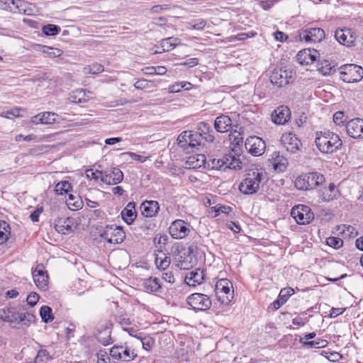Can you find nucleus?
<instances>
[{"mask_svg":"<svg viewBox=\"0 0 363 363\" xmlns=\"http://www.w3.org/2000/svg\"><path fill=\"white\" fill-rule=\"evenodd\" d=\"M315 143L317 148L323 154H332L339 150L342 142L338 135L330 130L316 132Z\"/></svg>","mask_w":363,"mask_h":363,"instance_id":"f257e3e1","label":"nucleus"},{"mask_svg":"<svg viewBox=\"0 0 363 363\" xmlns=\"http://www.w3.org/2000/svg\"><path fill=\"white\" fill-rule=\"evenodd\" d=\"M264 179V174L259 169L250 170L245 179L239 184V190L245 195L256 194L259 188L262 181Z\"/></svg>","mask_w":363,"mask_h":363,"instance_id":"f03ea898","label":"nucleus"},{"mask_svg":"<svg viewBox=\"0 0 363 363\" xmlns=\"http://www.w3.org/2000/svg\"><path fill=\"white\" fill-rule=\"evenodd\" d=\"M325 182V177L318 172H311L298 177L294 182L296 189L308 191L316 188Z\"/></svg>","mask_w":363,"mask_h":363,"instance_id":"7ed1b4c3","label":"nucleus"},{"mask_svg":"<svg viewBox=\"0 0 363 363\" xmlns=\"http://www.w3.org/2000/svg\"><path fill=\"white\" fill-rule=\"evenodd\" d=\"M99 235L108 243L118 244L121 243L125 234L122 227L115 225H108L99 230Z\"/></svg>","mask_w":363,"mask_h":363,"instance_id":"20e7f679","label":"nucleus"},{"mask_svg":"<svg viewBox=\"0 0 363 363\" xmlns=\"http://www.w3.org/2000/svg\"><path fill=\"white\" fill-rule=\"evenodd\" d=\"M340 78L347 83L359 82L363 78V69L354 64H347L340 67Z\"/></svg>","mask_w":363,"mask_h":363,"instance_id":"39448f33","label":"nucleus"},{"mask_svg":"<svg viewBox=\"0 0 363 363\" xmlns=\"http://www.w3.org/2000/svg\"><path fill=\"white\" fill-rule=\"evenodd\" d=\"M294 79V73L291 70L282 68L274 69L270 75V82L279 88L292 83Z\"/></svg>","mask_w":363,"mask_h":363,"instance_id":"423d86ee","label":"nucleus"},{"mask_svg":"<svg viewBox=\"0 0 363 363\" xmlns=\"http://www.w3.org/2000/svg\"><path fill=\"white\" fill-rule=\"evenodd\" d=\"M232 283L227 279L219 280L216 285V291L218 300L225 305H228L233 298V291H231Z\"/></svg>","mask_w":363,"mask_h":363,"instance_id":"0eeeda50","label":"nucleus"},{"mask_svg":"<svg viewBox=\"0 0 363 363\" xmlns=\"http://www.w3.org/2000/svg\"><path fill=\"white\" fill-rule=\"evenodd\" d=\"M291 215L299 225L308 224L314 219V214L311 208L304 205H298L293 207Z\"/></svg>","mask_w":363,"mask_h":363,"instance_id":"6e6552de","label":"nucleus"},{"mask_svg":"<svg viewBox=\"0 0 363 363\" xmlns=\"http://www.w3.org/2000/svg\"><path fill=\"white\" fill-rule=\"evenodd\" d=\"M109 354L113 359L123 362H130L137 357L135 350H131L127 345L113 346L110 350Z\"/></svg>","mask_w":363,"mask_h":363,"instance_id":"1a4fd4ad","label":"nucleus"},{"mask_svg":"<svg viewBox=\"0 0 363 363\" xmlns=\"http://www.w3.org/2000/svg\"><path fill=\"white\" fill-rule=\"evenodd\" d=\"M187 303L195 311L208 310L212 304L209 296L200 293H194L189 296Z\"/></svg>","mask_w":363,"mask_h":363,"instance_id":"9d476101","label":"nucleus"},{"mask_svg":"<svg viewBox=\"0 0 363 363\" xmlns=\"http://www.w3.org/2000/svg\"><path fill=\"white\" fill-rule=\"evenodd\" d=\"M169 232L173 238L183 239L190 233V225L184 220L178 219L171 223Z\"/></svg>","mask_w":363,"mask_h":363,"instance_id":"9b49d317","label":"nucleus"},{"mask_svg":"<svg viewBox=\"0 0 363 363\" xmlns=\"http://www.w3.org/2000/svg\"><path fill=\"white\" fill-rule=\"evenodd\" d=\"M245 146L252 155L260 156L264 152L266 144L259 137L250 136L246 140Z\"/></svg>","mask_w":363,"mask_h":363,"instance_id":"f8f14e48","label":"nucleus"},{"mask_svg":"<svg viewBox=\"0 0 363 363\" xmlns=\"http://www.w3.org/2000/svg\"><path fill=\"white\" fill-rule=\"evenodd\" d=\"M123 179V172L117 167H111L101 173V182L108 185H116Z\"/></svg>","mask_w":363,"mask_h":363,"instance_id":"ddd939ff","label":"nucleus"},{"mask_svg":"<svg viewBox=\"0 0 363 363\" xmlns=\"http://www.w3.org/2000/svg\"><path fill=\"white\" fill-rule=\"evenodd\" d=\"M335 37L340 44L352 47L355 45V40L357 36L354 30L345 28L337 29Z\"/></svg>","mask_w":363,"mask_h":363,"instance_id":"4468645a","label":"nucleus"},{"mask_svg":"<svg viewBox=\"0 0 363 363\" xmlns=\"http://www.w3.org/2000/svg\"><path fill=\"white\" fill-rule=\"evenodd\" d=\"M281 143L288 152L291 153L296 152L301 146V140L297 136L291 133L283 135Z\"/></svg>","mask_w":363,"mask_h":363,"instance_id":"2eb2a0df","label":"nucleus"},{"mask_svg":"<svg viewBox=\"0 0 363 363\" xmlns=\"http://www.w3.org/2000/svg\"><path fill=\"white\" fill-rule=\"evenodd\" d=\"M347 134L353 138H363V120L361 118H354L350 120L346 125Z\"/></svg>","mask_w":363,"mask_h":363,"instance_id":"dca6fc26","label":"nucleus"},{"mask_svg":"<svg viewBox=\"0 0 363 363\" xmlns=\"http://www.w3.org/2000/svg\"><path fill=\"white\" fill-rule=\"evenodd\" d=\"M319 57V52L316 50L303 49L299 51L296 55L297 61L302 65L313 64Z\"/></svg>","mask_w":363,"mask_h":363,"instance_id":"f3484780","label":"nucleus"},{"mask_svg":"<svg viewBox=\"0 0 363 363\" xmlns=\"http://www.w3.org/2000/svg\"><path fill=\"white\" fill-rule=\"evenodd\" d=\"M271 117L274 123L284 125L289 120L291 111L287 106H281L272 112Z\"/></svg>","mask_w":363,"mask_h":363,"instance_id":"a211bd4d","label":"nucleus"},{"mask_svg":"<svg viewBox=\"0 0 363 363\" xmlns=\"http://www.w3.org/2000/svg\"><path fill=\"white\" fill-rule=\"evenodd\" d=\"M34 124H54L59 122V116L53 112H43L32 117Z\"/></svg>","mask_w":363,"mask_h":363,"instance_id":"6ab92c4d","label":"nucleus"},{"mask_svg":"<svg viewBox=\"0 0 363 363\" xmlns=\"http://www.w3.org/2000/svg\"><path fill=\"white\" fill-rule=\"evenodd\" d=\"M142 214L147 218H152L157 215L160 204L156 201H145L140 205Z\"/></svg>","mask_w":363,"mask_h":363,"instance_id":"aec40b11","label":"nucleus"},{"mask_svg":"<svg viewBox=\"0 0 363 363\" xmlns=\"http://www.w3.org/2000/svg\"><path fill=\"white\" fill-rule=\"evenodd\" d=\"M197 130L198 132L196 133L200 135V138H202L208 143H213L214 141V131L209 123L206 122L199 123L197 125Z\"/></svg>","mask_w":363,"mask_h":363,"instance_id":"412c9836","label":"nucleus"},{"mask_svg":"<svg viewBox=\"0 0 363 363\" xmlns=\"http://www.w3.org/2000/svg\"><path fill=\"white\" fill-rule=\"evenodd\" d=\"M204 279L203 270L196 269L188 272L185 277V282L190 286H196L201 284Z\"/></svg>","mask_w":363,"mask_h":363,"instance_id":"4be33fe9","label":"nucleus"},{"mask_svg":"<svg viewBox=\"0 0 363 363\" xmlns=\"http://www.w3.org/2000/svg\"><path fill=\"white\" fill-rule=\"evenodd\" d=\"M73 219L69 217L57 218L55 221V228L62 234H67L72 231Z\"/></svg>","mask_w":363,"mask_h":363,"instance_id":"5701e85b","label":"nucleus"},{"mask_svg":"<svg viewBox=\"0 0 363 363\" xmlns=\"http://www.w3.org/2000/svg\"><path fill=\"white\" fill-rule=\"evenodd\" d=\"M232 127V121L230 118L225 115H221L217 117L214 122V128L217 132L225 133L230 130Z\"/></svg>","mask_w":363,"mask_h":363,"instance_id":"b1692460","label":"nucleus"},{"mask_svg":"<svg viewBox=\"0 0 363 363\" xmlns=\"http://www.w3.org/2000/svg\"><path fill=\"white\" fill-rule=\"evenodd\" d=\"M338 193L334 184H330L328 186L324 187L319 191L318 196L323 201H330L336 199Z\"/></svg>","mask_w":363,"mask_h":363,"instance_id":"393cba45","label":"nucleus"},{"mask_svg":"<svg viewBox=\"0 0 363 363\" xmlns=\"http://www.w3.org/2000/svg\"><path fill=\"white\" fill-rule=\"evenodd\" d=\"M135 206L134 202H129L121 211V217L128 225L132 224L137 216Z\"/></svg>","mask_w":363,"mask_h":363,"instance_id":"a878e982","label":"nucleus"},{"mask_svg":"<svg viewBox=\"0 0 363 363\" xmlns=\"http://www.w3.org/2000/svg\"><path fill=\"white\" fill-rule=\"evenodd\" d=\"M294 294V289L291 287L284 288L280 291L278 298L274 301V308L277 310L283 306L289 297Z\"/></svg>","mask_w":363,"mask_h":363,"instance_id":"bb28decb","label":"nucleus"},{"mask_svg":"<svg viewBox=\"0 0 363 363\" xmlns=\"http://www.w3.org/2000/svg\"><path fill=\"white\" fill-rule=\"evenodd\" d=\"M31 6L26 1L16 0L13 6H11V11L30 16L32 14Z\"/></svg>","mask_w":363,"mask_h":363,"instance_id":"cd10ccee","label":"nucleus"},{"mask_svg":"<svg viewBox=\"0 0 363 363\" xmlns=\"http://www.w3.org/2000/svg\"><path fill=\"white\" fill-rule=\"evenodd\" d=\"M206 160L204 155H196L188 157L186 164L189 168L196 169L201 167H206Z\"/></svg>","mask_w":363,"mask_h":363,"instance_id":"c85d7f7f","label":"nucleus"},{"mask_svg":"<svg viewBox=\"0 0 363 363\" xmlns=\"http://www.w3.org/2000/svg\"><path fill=\"white\" fill-rule=\"evenodd\" d=\"M143 286L147 291L152 293L159 292L162 289L160 279L156 277H150L145 279Z\"/></svg>","mask_w":363,"mask_h":363,"instance_id":"c756f323","label":"nucleus"},{"mask_svg":"<svg viewBox=\"0 0 363 363\" xmlns=\"http://www.w3.org/2000/svg\"><path fill=\"white\" fill-rule=\"evenodd\" d=\"M155 264L157 267L161 270H165L170 264L171 259L169 256L163 253L162 250H159L155 255Z\"/></svg>","mask_w":363,"mask_h":363,"instance_id":"7c9ffc66","label":"nucleus"},{"mask_svg":"<svg viewBox=\"0 0 363 363\" xmlns=\"http://www.w3.org/2000/svg\"><path fill=\"white\" fill-rule=\"evenodd\" d=\"M179 44L180 40L174 37H169L161 40V48L163 52H169Z\"/></svg>","mask_w":363,"mask_h":363,"instance_id":"2f4dec72","label":"nucleus"},{"mask_svg":"<svg viewBox=\"0 0 363 363\" xmlns=\"http://www.w3.org/2000/svg\"><path fill=\"white\" fill-rule=\"evenodd\" d=\"M10 234L11 228L9 224L4 220H0V244H3L6 242Z\"/></svg>","mask_w":363,"mask_h":363,"instance_id":"473e14b6","label":"nucleus"},{"mask_svg":"<svg viewBox=\"0 0 363 363\" xmlns=\"http://www.w3.org/2000/svg\"><path fill=\"white\" fill-rule=\"evenodd\" d=\"M38 47L39 48L38 50L40 52L48 55V56L50 57H60L62 54V51L58 48L40 45H38Z\"/></svg>","mask_w":363,"mask_h":363,"instance_id":"72a5a7b5","label":"nucleus"},{"mask_svg":"<svg viewBox=\"0 0 363 363\" xmlns=\"http://www.w3.org/2000/svg\"><path fill=\"white\" fill-rule=\"evenodd\" d=\"M317 70L323 75H329L335 72L334 67L328 60H324L317 65Z\"/></svg>","mask_w":363,"mask_h":363,"instance_id":"f704fd0d","label":"nucleus"},{"mask_svg":"<svg viewBox=\"0 0 363 363\" xmlns=\"http://www.w3.org/2000/svg\"><path fill=\"white\" fill-rule=\"evenodd\" d=\"M40 315L44 323H50L54 320L52 310L50 306H43L40 309Z\"/></svg>","mask_w":363,"mask_h":363,"instance_id":"c9c22d12","label":"nucleus"},{"mask_svg":"<svg viewBox=\"0 0 363 363\" xmlns=\"http://www.w3.org/2000/svg\"><path fill=\"white\" fill-rule=\"evenodd\" d=\"M17 319H18V324L22 323L29 326L30 323L35 322V316L31 313H18Z\"/></svg>","mask_w":363,"mask_h":363,"instance_id":"e433bc0d","label":"nucleus"},{"mask_svg":"<svg viewBox=\"0 0 363 363\" xmlns=\"http://www.w3.org/2000/svg\"><path fill=\"white\" fill-rule=\"evenodd\" d=\"M311 37L313 38V42H320L325 38V31L320 28H308Z\"/></svg>","mask_w":363,"mask_h":363,"instance_id":"4c0bfd02","label":"nucleus"},{"mask_svg":"<svg viewBox=\"0 0 363 363\" xmlns=\"http://www.w3.org/2000/svg\"><path fill=\"white\" fill-rule=\"evenodd\" d=\"M98 341L104 345H108L112 342L111 331L108 329L100 331L96 337Z\"/></svg>","mask_w":363,"mask_h":363,"instance_id":"58836bf2","label":"nucleus"},{"mask_svg":"<svg viewBox=\"0 0 363 363\" xmlns=\"http://www.w3.org/2000/svg\"><path fill=\"white\" fill-rule=\"evenodd\" d=\"M138 340L140 341L145 350H149L154 345V340L150 336L145 335L143 333L137 334Z\"/></svg>","mask_w":363,"mask_h":363,"instance_id":"ea45409f","label":"nucleus"},{"mask_svg":"<svg viewBox=\"0 0 363 363\" xmlns=\"http://www.w3.org/2000/svg\"><path fill=\"white\" fill-rule=\"evenodd\" d=\"M71 190V184L67 181H62L57 183L55 188V191L57 194H68Z\"/></svg>","mask_w":363,"mask_h":363,"instance_id":"a19ab883","label":"nucleus"},{"mask_svg":"<svg viewBox=\"0 0 363 363\" xmlns=\"http://www.w3.org/2000/svg\"><path fill=\"white\" fill-rule=\"evenodd\" d=\"M327 340L318 338L315 340L308 341L303 343V347L306 348H323L328 345Z\"/></svg>","mask_w":363,"mask_h":363,"instance_id":"79ce46f5","label":"nucleus"},{"mask_svg":"<svg viewBox=\"0 0 363 363\" xmlns=\"http://www.w3.org/2000/svg\"><path fill=\"white\" fill-rule=\"evenodd\" d=\"M104 66L99 63H94L91 65H88L84 68V72L86 74H96L104 72Z\"/></svg>","mask_w":363,"mask_h":363,"instance_id":"37998d69","label":"nucleus"},{"mask_svg":"<svg viewBox=\"0 0 363 363\" xmlns=\"http://www.w3.org/2000/svg\"><path fill=\"white\" fill-rule=\"evenodd\" d=\"M67 206L71 209H78L82 207V201L72 194H68V199L66 201Z\"/></svg>","mask_w":363,"mask_h":363,"instance_id":"c03bdc74","label":"nucleus"},{"mask_svg":"<svg viewBox=\"0 0 363 363\" xmlns=\"http://www.w3.org/2000/svg\"><path fill=\"white\" fill-rule=\"evenodd\" d=\"M206 166L208 168L214 169H224V162L223 159H217L213 158L209 159L206 163Z\"/></svg>","mask_w":363,"mask_h":363,"instance_id":"a18cd8bd","label":"nucleus"},{"mask_svg":"<svg viewBox=\"0 0 363 363\" xmlns=\"http://www.w3.org/2000/svg\"><path fill=\"white\" fill-rule=\"evenodd\" d=\"M34 282L37 287L43 291H45L48 288V275H41L40 277L34 278Z\"/></svg>","mask_w":363,"mask_h":363,"instance_id":"49530a36","label":"nucleus"},{"mask_svg":"<svg viewBox=\"0 0 363 363\" xmlns=\"http://www.w3.org/2000/svg\"><path fill=\"white\" fill-rule=\"evenodd\" d=\"M60 31V28L53 24H48L43 27V32L46 35H55Z\"/></svg>","mask_w":363,"mask_h":363,"instance_id":"de8ad7c7","label":"nucleus"},{"mask_svg":"<svg viewBox=\"0 0 363 363\" xmlns=\"http://www.w3.org/2000/svg\"><path fill=\"white\" fill-rule=\"evenodd\" d=\"M326 244L334 249H339L342 246L343 241L339 238L329 237L326 239Z\"/></svg>","mask_w":363,"mask_h":363,"instance_id":"09e8293b","label":"nucleus"},{"mask_svg":"<svg viewBox=\"0 0 363 363\" xmlns=\"http://www.w3.org/2000/svg\"><path fill=\"white\" fill-rule=\"evenodd\" d=\"M84 91L82 89H77L70 95V99L74 103H82L84 101Z\"/></svg>","mask_w":363,"mask_h":363,"instance_id":"8fccbe9b","label":"nucleus"},{"mask_svg":"<svg viewBox=\"0 0 363 363\" xmlns=\"http://www.w3.org/2000/svg\"><path fill=\"white\" fill-rule=\"evenodd\" d=\"M206 26V21L203 19L199 18L193 23H189V28L194 30H203Z\"/></svg>","mask_w":363,"mask_h":363,"instance_id":"3c124183","label":"nucleus"},{"mask_svg":"<svg viewBox=\"0 0 363 363\" xmlns=\"http://www.w3.org/2000/svg\"><path fill=\"white\" fill-rule=\"evenodd\" d=\"M189 143L188 145L190 147H196L198 145H200L201 144V138L200 135L197 133H192L191 132L190 135H189Z\"/></svg>","mask_w":363,"mask_h":363,"instance_id":"603ef678","label":"nucleus"},{"mask_svg":"<svg viewBox=\"0 0 363 363\" xmlns=\"http://www.w3.org/2000/svg\"><path fill=\"white\" fill-rule=\"evenodd\" d=\"M215 211L214 216H217L220 213L228 214L231 211V208L227 206L216 205L212 208Z\"/></svg>","mask_w":363,"mask_h":363,"instance_id":"864d4df0","label":"nucleus"},{"mask_svg":"<svg viewBox=\"0 0 363 363\" xmlns=\"http://www.w3.org/2000/svg\"><path fill=\"white\" fill-rule=\"evenodd\" d=\"M97 363H110V357L105 350H101L97 353Z\"/></svg>","mask_w":363,"mask_h":363,"instance_id":"5fc2aeb1","label":"nucleus"},{"mask_svg":"<svg viewBox=\"0 0 363 363\" xmlns=\"http://www.w3.org/2000/svg\"><path fill=\"white\" fill-rule=\"evenodd\" d=\"M191 133V131H184L183 133H182L178 138H177V141H178V144L182 146V147H184L185 146L186 144H188L189 143V135H190Z\"/></svg>","mask_w":363,"mask_h":363,"instance_id":"6e6d98bb","label":"nucleus"},{"mask_svg":"<svg viewBox=\"0 0 363 363\" xmlns=\"http://www.w3.org/2000/svg\"><path fill=\"white\" fill-rule=\"evenodd\" d=\"M333 121L337 125H342L346 121L345 114L342 111L336 112L333 116Z\"/></svg>","mask_w":363,"mask_h":363,"instance_id":"4d7b16f0","label":"nucleus"},{"mask_svg":"<svg viewBox=\"0 0 363 363\" xmlns=\"http://www.w3.org/2000/svg\"><path fill=\"white\" fill-rule=\"evenodd\" d=\"M40 296L35 292L30 293L26 298L27 303L30 306H34L36 305L38 301H39Z\"/></svg>","mask_w":363,"mask_h":363,"instance_id":"13d9d810","label":"nucleus"},{"mask_svg":"<svg viewBox=\"0 0 363 363\" xmlns=\"http://www.w3.org/2000/svg\"><path fill=\"white\" fill-rule=\"evenodd\" d=\"M101 173H103V171L96 170V172H94L93 169H90L86 171V177L88 179L96 181L99 179H101Z\"/></svg>","mask_w":363,"mask_h":363,"instance_id":"bf43d9fd","label":"nucleus"},{"mask_svg":"<svg viewBox=\"0 0 363 363\" xmlns=\"http://www.w3.org/2000/svg\"><path fill=\"white\" fill-rule=\"evenodd\" d=\"M9 319L8 323H9L11 325L12 328H17L16 325L13 324H18L17 317L18 315V313L13 312L11 309H9Z\"/></svg>","mask_w":363,"mask_h":363,"instance_id":"052dcab7","label":"nucleus"},{"mask_svg":"<svg viewBox=\"0 0 363 363\" xmlns=\"http://www.w3.org/2000/svg\"><path fill=\"white\" fill-rule=\"evenodd\" d=\"M229 160H230V163H228V169H235L238 167L241 168V166H240L241 162L235 155H233V158H230Z\"/></svg>","mask_w":363,"mask_h":363,"instance_id":"680f3d73","label":"nucleus"},{"mask_svg":"<svg viewBox=\"0 0 363 363\" xmlns=\"http://www.w3.org/2000/svg\"><path fill=\"white\" fill-rule=\"evenodd\" d=\"M149 82L147 79H139L134 84V86L137 89H146L149 86Z\"/></svg>","mask_w":363,"mask_h":363,"instance_id":"e2e57ef3","label":"nucleus"},{"mask_svg":"<svg viewBox=\"0 0 363 363\" xmlns=\"http://www.w3.org/2000/svg\"><path fill=\"white\" fill-rule=\"evenodd\" d=\"M43 212V207L37 208L30 215V218L33 222H38L39 220V216Z\"/></svg>","mask_w":363,"mask_h":363,"instance_id":"0e129e2a","label":"nucleus"},{"mask_svg":"<svg viewBox=\"0 0 363 363\" xmlns=\"http://www.w3.org/2000/svg\"><path fill=\"white\" fill-rule=\"evenodd\" d=\"M300 38L301 40H305L306 42H312L313 38L311 37V34L309 33V30L307 29L302 30L300 33Z\"/></svg>","mask_w":363,"mask_h":363,"instance_id":"69168bd1","label":"nucleus"},{"mask_svg":"<svg viewBox=\"0 0 363 363\" xmlns=\"http://www.w3.org/2000/svg\"><path fill=\"white\" fill-rule=\"evenodd\" d=\"M162 279L170 284H173L175 281V279L174 277L173 273L172 272H167L162 273Z\"/></svg>","mask_w":363,"mask_h":363,"instance_id":"338daca9","label":"nucleus"},{"mask_svg":"<svg viewBox=\"0 0 363 363\" xmlns=\"http://www.w3.org/2000/svg\"><path fill=\"white\" fill-rule=\"evenodd\" d=\"M345 308H333L330 311V316L331 318H335L337 315L343 313L345 311Z\"/></svg>","mask_w":363,"mask_h":363,"instance_id":"774afa93","label":"nucleus"}]
</instances>
